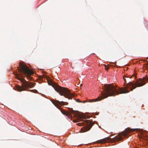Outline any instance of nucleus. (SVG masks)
<instances>
[{
	"label": "nucleus",
	"mask_w": 148,
	"mask_h": 148,
	"mask_svg": "<svg viewBox=\"0 0 148 148\" xmlns=\"http://www.w3.org/2000/svg\"><path fill=\"white\" fill-rule=\"evenodd\" d=\"M49 85H51L55 90L58 92L61 96H63L69 99H72L74 95L71 93L70 91L67 88L61 87L54 82L51 79L47 80Z\"/></svg>",
	"instance_id": "nucleus-4"
},
{
	"label": "nucleus",
	"mask_w": 148,
	"mask_h": 148,
	"mask_svg": "<svg viewBox=\"0 0 148 148\" xmlns=\"http://www.w3.org/2000/svg\"><path fill=\"white\" fill-rule=\"evenodd\" d=\"M105 68L106 69V70H108V69H109V67H108V66H106L105 67Z\"/></svg>",
	"instance_id": "nucleus-11"
},
{
	"label": "nucleus",
	"mask_w": 148,
	"mask_h": 148,
	"mask_svg": "<svg viewBox=\"0 0 148 148\" xmlns=\"http://www.w3.org/2000/svg\"><path fill=\"white\" fill-rule=\"evenodd\" d=\"M77 124L79 126L83 125L86 126V127H82L81 129V132H84L89 130L94 123L90 120H85L84 123H77Z\"/></svg>",
	"instance_id": "nucleus-5"
},
{
	"label": "nucleus",
	"mask_w": 148,
	"mask_h": 148,
	"mask_svg": "<svg viewBox=\"0 0 148 148\" xmlns=\"http://www.w3.org/2000/svg\"><path fill=\"white\" fill-rule=\"evenodd\" d=\"M109 141V138L108 137L103 139L97 141V143H107Z\"/></svg>",
	"instance_id": "nucleus-7"
},
{
	"label": "nucleus",
	"mask_w": 148,
	"mask_h": 148,
	"mask_svg": "<svg viewBox=\"0 0 148 148\" xmlns=\"http://www.w3.org/2000/svg\"><path fill=\"white\" fill-rule=\"evenodd\" d=\"M125 78H128L129 79H130L131 78L130 77H129L127 76H125L124 77H123V78L124 81H125L126 82V79Z\"/></svg>",
	"instance_id": "nucleus-10"
},
{
	"label": "nucleus",
	"mask_w": 148,
	"mask_h": 148,
	"mask_svg": "<svg viewBox=\"0 0 148 148\" xmlns=\"http://www.w3.org/2000/svg\"><path fill=\"white\" fill-rule=\"evenodd\" d=\"M125 84V83L124 84V86Z\"/></svg>",
	"instance_id": "nucleus-17"
},
{
	"label": "nucleus",
	"mask_w": 148,
	"mask_h": 148,
	"mask_svg": "<svg viewBox=\"0 0 148 148\" xmlns=\"http://www.w3.org/2000/svg\"><path fill=\"white\" fill-rule=\"evenodd\" d=\"M19 66L20 68H18V71L20 74L16 73L15 74V75L16 78L21 81L22 84L21 86L16 85L15 86V88L19 91H21L26 90L27 88L33 87L35 84L33 82L29 83L26 81L24 79L19 77V76H21L22 75H24L28 79L31 80L32 79L31 75L34 73V72L29 69L28 67L25 64L20 62Z\"/></svg>",
	"instance_id": "nucleus-2"
},
{
	"label": "nucleus",
	"mask_w": 148,
	"mask_h": 148,
	"mask_svg": "<svg viewBox=\"0 0 148 148\" xmlns=\"http://www.w3.org/2000/svg\"><path fill=\"white\" fill-rule=\"evenodd\" d=\"M134 131H135L134 129L127 128L121 133V135L115 137L114 138V139L116 141H119L122 139V136L126 137L127 135L131 132H133Z\"/></svg>",
	"instance_id": "nucleus-6"
},
{
	"label": "nucleus",
	"mask_w": 148,
	"mask_h": 148,
	"mask_svg": "<svg viewBox=\"0 0 148 148\" xmlns=\"http://www.w3.org/2000/svg\"><path fill=\"white\" fill-rule=\"evenodd\" d=\"M76 101L77 102H81L80 101V100H79V99H77V100H76Z\"/></svg>",
	"instance_id": "nucleus-13"
},
{
	"label": "nucleus",
	"mask_w": 148,
	"mask_h": 148,
	"mask_svg": "<svg viewBox=\"0 0 148 148\" xmlns=\"http://www.w3.org/2000/svg\"><path fill=\"white\" fill-rule=\"evenodd\" d=\"M140 138L147 140L148 142V136H147L146 134L143 132H141Z\"/></svg>",
	"instance_id": "nucleus-8"
},
{
	"label": "nucleus",
	"mask_w": 148,
	"mask_h": 148,
	"mask_svg": "<svg viewBox=\"0 0 148 148\" xmlns=\"http://www.w3.org/2000/svg\"><path fill=\"white\" fill-rule=\"evenodd\" d=\"M45 77H46V78H47V77H48L47 76H45Z\"/></svg>",
	"instance_id": "nucleus-15"
},
{
	"label": "nucleus",
	"mask_w": 148,
	"mask_h": 148,
	"mask_svg": "<svg viewBox=\"0 0 148 148\" xmlns=\"http://www.w3.org/2000/svg\"><path fill=\"white\" fill-rule=\"evenodd\" d=\"M148 81V77H143V79L140 78L135 83H134L131 82L127 83L126 86L124 88H120L114 86L112 84H105L104 85V92L101 93V97H98L95 99L90 100V102L100 101L103 99H105L109 96H114L120 94L126 93L130 92L127 90L129 88L128 86H132L130 88V91H132L136 87H139L144 85L145 84V81Z\"/></svg>",
	"instance_id": "nucleus-1"
},
{
	"label": "nucleus",
	"mask_w": 148,
	"mask_h": 148,
	"mask_svg": "<svg viewBox=\"0 0 148 148\" xmlns=\"http://www.w3.org/2000/svg\"><path fill=\"white\" fill-rule=\"evenodd\" d=\"M135 77H136V76H135Z\"/></svg>",
	"instance_id": "nucleus-18"
},
{
	"label": "nucleus",
	"mask_w": 148,
	"mask_h": 148,
	"mask_svg": "<svg viewBox=\"0 0 148 148\" xmlns=\"http://www.w3.org/2000/svg\"><path fill=\"white\" fill-rule=\"evenodd\" d=\"M30 91H31L32 92H33V90H29Z\"/></svg>",
	"instance_id": "nucleus-14"
},
{
	"label": "nucleus",
	"mask_w": 148,
	"mask_h": 148,
	"mask_svg": "<svg viewBox=\"0 0 148 148\" xmlns=\"http://www.w3.org/2000/svg\"><path fill=\"white\" fill-rule=\"evenodd\" d=\"M143 69H147L148 70V66L147 64H145L144 65Z\"/></svg>",
	"instance_id": "nucleus-9"
},
{
	"label": "nucleus",
	"mask_w": 148,
	"mask_h": 148,
	"mask_svg": "<svg viewBox=\"0 0 148 148\" xmlns=\"http://www.w3.org/2000/svg\"><path fill=\"white\" fill-rule=\"evenodd\" d=\"M134 76V75H133L132 76H131V77H132V76Z\"/></svg>",
	"instance_id": "nucleus-16"
},
{
	"label": "nucleus",
	"mask_w": 148,
	"mask_h": 148,
	"mask_svg": "<svg viewBox=\"0 0 148 148\" xmlns=\"http://www.w3.org/2000/svg\"><path fill=\"white\" fill-rule=\"evenodd\" d=\"M73 121L74 122H75V123H76V122H77V121L76 120H74Z\"/></svg>",
	"instance_id": "nucleus-12"
},
{
	"label": "nucleus",
	"mask_w": 148,
	"mask_h": 148,
	"mask_svg": "<svg viewBox=\"0 0 148 148\" xmlns=\"http://www.w3.org/2000/svg\"><path fill=\"white\" fill-rule=\"evenodd\" d=\"M52 103L58 109L61 110V112L64 114L69 119H71L72 116L71 114H74V115L76 117L78 120H81V121H83L82 119V118L84 117V116L76 111L70 109L69 112H68L66 111L65 110L61 109V105H68V103L67 102H64L63 101H60L58 100H52Z\"/></svg>",
	"instance_id": "nucleus-3"
}]
</instances>
